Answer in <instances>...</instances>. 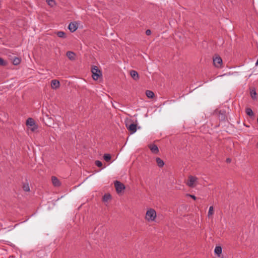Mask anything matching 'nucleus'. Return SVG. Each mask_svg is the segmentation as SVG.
Returning a JSON list of instances; mask_svg holds the SVG:
<instances>
[{
	"mask_svg": "<svg viewBox=\"0 0 258 258\" xmlns=\"http://www.w3.org/2000/svg\"><path fill=\"white\" fill-rule=\"evenodd\" d=\"M156 216L155 210L152 208H150L146 212L145 219L148 222H153L155 220Z\"/></svg>",
	"mask_w": 258,
	"mask_h": 258,
	"instance_id": "f257e3e1",
	"label": "nucleus"
},
{
	"mask_svg": "<svg viewBox=\"0 0 258 258\" xmlns=\"http://www.w3.org/2000/svg\"><path fill=\"white\" fill-rule=\"evenodd\" d=\"M26 125L32 132L35 131L38 128V125L35 123L34 119L32 118H28L27 119Z\"/></svg>",
	"mask_w": 258,
	"mask_h": 258,
	"instance_id": "f03ea898",
	"label": "nucleus"
},
{
	"mask_svg": "<svg viewBox=\"0 0 258 258\" xmlns=\"http://www.w3.org/2000/svg\"><path fill=\"white\" fill-rule=\"evenodd\" d=\"M198 183V178L196 176L190 175L188 176V179L186 182V185L190 187H195Z\"/></svg>",
	"mask_w": 258,
	"mask_h": 258,
	"instance_id": "7ed1b4c3",
	"label": "nucleus"
},
{
	"mask_svg": "<svg viewBox=\"0 0 258 258\" xmlns=\"http://www.w3.org/2000/svg\"><path fill=\"white\" fill-rule=\"evenodd\" d=\"M114 186L118 194L122 192L125 189L124 185L117 180L114 181Z\"/></svg>",
	"mask_w": 258,
	"mask_h": 258,
	"instance_id": "20e7f679",
	"label": "nucleus"
},
{
	"mask_svg": "<svg viewBox=\"0 0 258 258\" xmlns=\"http://www.w3.org/2000/svg\"><path fill=\"white\" fill-rule=\"evenodd\" d=\"M92 78L94 80H98L99 77L101 75V71L98 70V68L96 66L92 68Z\"/></svg>",
	"mask_w": 258,
	"mask_h": 258,
	"instance_id": "39448f33",
	"label": "nucleus"
},
{
	"mask_svg": "<svg viewBox=\"0 0 258 258\" xmlns=\"http://www.w3.org/2000/svg\"><path fill=\"white\" fill-rule=\"evenodd\" d=\"M213 64L217 68H221L222 65V59L220 56L213 58Z\"/></svg>",
	"mask_w": 258,
	"mask_h": 258,
	"instance_id": "423d86ee",
	"label": "nucleus"
},
{
	"mask_svg": "<svg viewBox=\"0 0 258 258\" xmlns=\"http://www.w3.org/2000/svg\"><path fill=\"white\" fill-rule=\"evenodd\" d=\"M149 148L150 149L152 153L155 154H157L159 152V149L157 145L154 144H151L148 145Z\"/></svg>",
	"mask_w": 258,
	"mask_h": 258,
	"instance_id": "0eeeda50",
	"label": "nucleus"
},
{
	"mask_svg": "<svg viewBox=\"0 0 258 258\" xmlns=\"http://www.w3.org/2000/svg\"><path fill=\"white\" fill-rule=\"evenodd\" d=\"M60 86V83L56 80H52L51 82V87L53 89H56Z\"/></svg>",
	"mask_w": 258,
	"mask_h": 258,
	"instance_id": "6e6552de",
	"label": "nucleus"
},
{
	"mask_svg": "<svg viewBox=\"0 0 258 258\" xmlns=\"http://www.w3.org/2000/svg\"><path fill=\"white\" fill-rule=\"evenodd\" d=\"M127 128L131 132V134H134L137 131V125L135 123H132L130 125L127 126Z\"/></svg>",
	"mask_w": 258,
	"mask_h": 258,
	"instance_id": "1a4fd4ad",
	"label": "nucleus"
},
{
	"mask_svg": "<svg viewBox=\"0 0 258 258\" xmlns=\"http://www.w3.org/2000/svg\"><path fill=\"white\" fill-rule=\"evenodd\" d=\"M130 75L132 78L135 81L139 79V76L138 72L135 70H131L130 71Z\"/></svg>",
	"mask_w": 258,
	"mask_h": 258,
	"instance_id": "9d476101",
	"label": "nucleus"
},
{
	"mask_svg": "<svg viewBox=\"0 0 258 258\" xmlns=\"http://www.w3.org/2000/svg\"><path fill=\"white\" fill-rule=\"evenodd\" d=\"M78 28L77 25L76 23H71L68 27V29L72 32H75Z\"/></svg>",
	"mask_w": 258,
	"mask_h": 258,
	"instance_id": "9b49d317",
	"label": "nucleus"
},
{
	"mask_svg": "<svg viewBox=\"0 0 258 258\" xmlns=\"http://www.w3.org/2000/svg\"><path fill=\"white\" fill-rule=\"evenodd\" d=\"M66 55L71 60H74L76 59V54L73 51H68Z\"/></svg>",
	"mask_w": 258,
	"mask_h": 258,
	"instance_id": "f8f14e48",
	"label": "nucleus"
},
{
	"mask_svg": "<svg viewBox=\"0 0 258 258\" xmlns=\"http://www.w3.org/2000/svg\"><path fill=\"white\" fill-rule=\"evenodd\" d=\"M52 182L54 186H59L60 185V183L59 180L55 177L52 176L51 177Z\"/></svg>",
	"mask_w": 258,
	"mask_h": 258,
	"instance_id": "ddd939ff",
	"label": "nucleus"
},
{
	"mask_svg": "<svg viewBox=\"0 0 258 258\" xmlns=\"http://www.w3.org/2000/svg\"><path fill=\"white\" fill-rule=\"evenodd\" d=\"M222 249L221 246H216L214 249L215 253L218 256H220V255L222 253Z\"/></svg>",
	"mask_w": 258,
	"mask_h": 258,
	"instance_id": "4468645a",
	"label": "nucleus"
},
{
	"mask_svg": "<svg viewBox=\"0 0 258 258\" xmlns=\"http://www.w3.org/2000/svg\"><path fill=\"white\" fill-rule=\"evenodd\" d=\"M156 163H157L158 166L159 167H162L164 165V161L159 157H157L156 158Z\"/></svg>",
	"mask_w": 258,
	"mask_h": 258,
	"instance_id": "2eb2a0df",
	"label": "nucleus"
},
{
	"mask_svg": "<svg viewBox=\"0 0 258 258\" xmlns=\"http://www.w3.org/2000/svg\"><path fill=\"white\" fill-rule=\"evenodd\" d=\"M214 214V207L213 206H210L209 207V211L208 213V217L209 218H212Z\"/></svg>",
	"mask_w": 258,
	"mask_h": 258,
	"instance_id": "dca6fc26",
	"label": "nucleus"
},
{
	"mask_svg": "<svg viewBox=\"0 0 258 258\" xmlns=\"http://www.w3.org/2000/svg\"><path fill=\"white\" fill-rule=\"evenodd\" d=\"M21 61V59L19 57H16L13 59L12 62L14 65L17 66L20 64Z\"/></svg>",
	"mask_w": 258,
	"mask_h": 258,
	"instance_id": "f3484780",
	"label": "nucleus"
},
{
	"mask_svg": "<svg viewBox=\"0 0 258 258\" xmlns=\"http://www.w3.org/2000/svg\"><path fill=\"white\" fill-rule=\"evenodd\" d=\"M146 95L149 98H153L154 96V93L152 91L147 90L146 92Z\"/></svg>",
	"mask_w": 258,
	"mask_h": 258,
	"instance_id": "a211bd4d",
	"label": "nucleus"
},
{
	"mask_svg": "<svg viewBox=\"0 0 258 258\" xmlns=\"http://www.w3.org/2000/svg\"><path fill=\"white\" fill-rule=\"evenodd\" d=\"M56 35L58 37L62 38H64L66 37V33L63 31H57L56 32Z\"/></svg>",
	"mask_w": 258,
	"mask_h": 258,
	"instance_id": "6ab92c4d",
	"label": "nucleus"
},
{
	"mask_svg": "<svg viewBox=\"0 0 258 258\" xmlns=\"http://www.w3.org/2000/svg\"><path fill=\"white\" fill-rule=\"evenodd\" d=\"M245 112H246V113L247 115L249 116H253V111L252 110V109L250 108H247L246 109V110H245Z\"/></svg>",
	"mask_w": 258,
	"mask_h": 258,
	"instance_id": "aec40b11",
	"label": "nucleus"
},
{
	"mask_svg": "<svg viewBox=\"0 0 258 258\" xmlns=\"http://www.w3.org/2000/svg\"><path fill=\"white\" fill-rule=\"evenodd\" d=\"M111 158V157L109 154H105L103 156V159L106 162H109Z\"/></svg>",
	"mask_w": 258,
	"mask_h": 258,
	"instance_id": "412c9836",
	"label": "nucleus"
},
{
	"mask_svg": "<svg viewBox=\"0 0 258 258\" xmlns=\"http://www.w3.org/2000/svg\"><path fill=\"white\" fill-rule=\"evenodd\" d=\"M110 199L111 196L108 194H105L103 197V201L105 202H107Z\"/></svg>",
	"mask_w": 258,
	"mask_h": 258,
	"instance_id": "4be33fe9",
	"label": "nucleus"
},
{
	"mask_svg": "<svg viewBox=\"0 0 258 258\" xmlns=\"http://www.w3.org/2000/svg\"><path fill=\"white\" fill-rule=\"evenodd\" d=\"M8 64L7 62L2 58L0 57V66H6Z\"/></svg>",
	"mask_w": 258,
	"mask_h": 258,
	"instance_id": "5701e85b",
	"label": "nucleus"
},
{
	"mask_svg": "<svg viewBox=\"0 0 258 258\" xmlns=\"http://www.w3.org/2000/svg\"><path fill=\"white\" fill-rule=\"evenodd\" d=\"M250 95L252 99H255L256 98V93L254 90L250 91Z\"/></svg>",
	"mask_w": 258,
	"mask_h": 258,
	"instance_id": "b1692460",
	"label": "nucleus"
},
{
	"mask_svg": "<svg viewBox=\"0 0 258 258\" xmlns=\"http://www.w3.org/2000/svg\"><path fill=\"white\" fill-rule=\"evenodd\" d=\"M46 2L48 5L51 7L54 6L55 4V1L54 0H47Z\"/></svg>",
	"mask_w": 258,
	"mask_h": 258,
	"instance_id": "393cba45",
	"label": "nucleus"
},
{
	"mask_svg": "<svg viewBox=\"0 0 258 258\" xmlns=\"http://www.w3.org/2000/svg\"><path fill=\"white\" fill-rule=\"evenodd\" d=\"M24 190L29 191L30 190L29 186L28 184H24L23 186Z\"/></svg>",
	"mask_w": 258,
	"mask_h": 258,
	"instance_id": "a878e982",
	"label": "nucleus"
},
{
	"mask_svg": "<svg viewBox=\"0 0 258 258\" xmlns=\"http://www.w3.org/2000/svg\"><path fill=\"white\" fill-rule=\"evenodd\" d=\"M95 165L99 167H101L102 166V163L101 161L99 160H96L95 162Z\"/></svg>",
	"mask_w": 258,
	"mask_h": 258,
	"instance_id": "bb28decb",
	"label": "nucleus"
},
{
	"mask_svg": "<svg viewBox=\"0 0 258 258\" xmlns=\"http://www.w3.org/2000/svg\"><path fill=\"white\" fill-rule=\"evenodd\" d=\"M146 34L147 35H150L151 34V31L149 29H148L146 31Z\"/></svg>",
	"mask_w": 258,
	"mask_h": 258,
	"instance_id": "cd10ccee",
	"label": "nucleus"
},
{
	"mask_svg": "<svg viewBox=\"0 0 258 258\" xmlns=\"http://www.w3.org/2000/svg\"><path fill=\"white\" fill-rule=\"evenodd\" d=\"M187 196L191 197L192 199H194V200H196L197 198L196 196H195L194 195H187Z\"/></svg>",
	"mask_w": 258,
	"mask_h": 258,
	"instance_id": "c85d7f7f",
	"label": "nucleus"
},
{
	"mask_svg": "<svg viewBox=\"0 0 258 258\" xmlns=\"http://www.w3.org/2000/svg\"><path fill=\"white\" fill-rule=\"evenodd\" d=\"M226 161L227 162H230L231 161V160L230 159L228 158L226 159Z\"/></svg>",
	"mask_w": 258,
	"mask_h": 258,
	"instance_id": "c756f323",
	"label": "nucleus"
},
{
	"mask_svg": "<svg viewBox=\"0 0 258 258\" xmlns=\"http://www.w3.org/2000/svg\"><path fill=\"white\" fill-rule=\"evenodd\" d=\"M258 65V58H257V59L256 61V63H255V66H257Z\"/></svg>",
	"mask_w": 258,
	"mask_h": 258,
	"instance_id": "7c9ffc66",
	"label": "nucleus"
}]
</instances>
